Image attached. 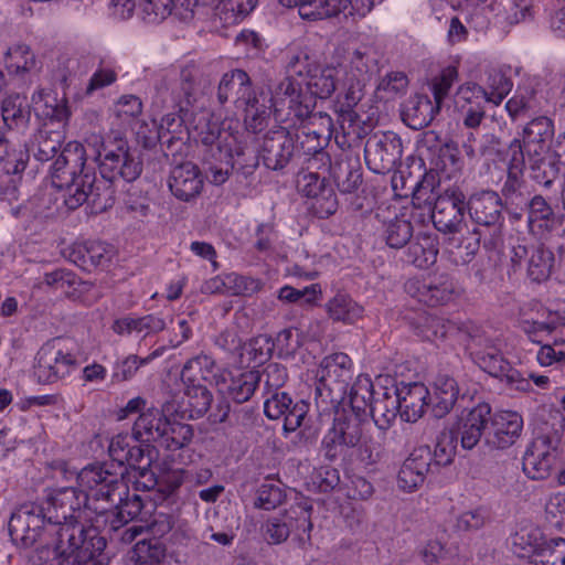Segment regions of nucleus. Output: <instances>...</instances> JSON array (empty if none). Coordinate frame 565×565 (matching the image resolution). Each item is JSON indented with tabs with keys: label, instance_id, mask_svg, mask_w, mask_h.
Wrapping results in <instances>:
<instances>
[{
	"label": "nucleus",
	"instance_id": "28",
	"mask_svg": "<svg viewBox=\"0 0 565 565\" xmlns=\"http://www.w3.org/2000/svg\"><path fill=\"white\" fill-rule=\"evenodd\" d=\"M394 391L398 398L401 418L408 423L418 420L428 405L427 399H430L428 388L419 382H402Z\"/></svg>",
	"mask_w": 565,
	"mask_h": 565
},
{
	"label": "nucleus",
	"instance_id": "31",
	"mask_svg": "<svg viewBox=\"0 0 565 565\" xmlns=\"http://www.w3.org/2000/svg\"><path fill=\"white\" fill-rule=\"evenodd\" d=\"M512 88L510 78L499 70H491L488 73L486 87L473 84L461 89L462 98L470 100L471 97H482L486 102L500 105Z\"/></svg>",
	"mask_w": 565,
	"mask_h": 565
},
{
	"label": "nucleus",
	"instance_id": "45",
	"mask_svg": "<svg viewBox=\"0 0 565 565\" xmlns=\"http://www.w3.org/2000/svg\"><path fill=\"white\" fill-rule=\"evenodd\" d=\"M193 437L194 430L190 424L168 418L160 446L169 450H179L189 446Z\"/></svg>",
	"mask_w": 565,
	"mask_h": 565
},
{
	"label": "nucleus",
	"instance_id": "36",
	"mask_svg": "<svg viewBox=\"0 0 565 565\" xmlns=\"http://www.w3.org/2000/svg\"><path fill=\"white\" fill-rule=\"evenodd\" d=\"M523 556L531 559V565H565V539L553 537L530 544Z\"/></svg>",
	"mask_w": 565,
	"mask_h": 565
},
{
	"label": "nucleus",
	"instance_id": "56",
	"mask_svg": "<svg viewBox=\"0 0 565 565\" xmlns=\"http://www.w3.org/2000/svg\"><path fill=\"white\" fill-rule=\"evenodd\" d=\"M166 548L157 539L139 541L134 547L137 563L157 565L164 557Z\"/></svg>",
	"mask_w": 565,
	"mask_h": 565
},
{
	"label": "nucleus",
	"instance_id": "50",
	"mask_svg": "<svg viewBox=\"0 0 565 565\" xmlns=\"http://www.w3.org/2000/svg\"><path fill=\"white\" fill-rule=\"evenodd\" d=\"M334 180L341 191V196L347 200V194L352 193L362 182V173L359 168L349 162H339L332 168Z\"/></svg>",
	"mask_w": 565,
	"mask_h": 565
},
{
	"label": "nucleus",
	"instance_id": "4",
	"mask_svg": "<svg viewBox=\"0 0 565 565\" xmlns=\"http://www.w3.org/2000/svg\"><path fill=\"white\" fill-rule=\"evenodd\" d=\"M86 151L77 141L68 142L51 168L52 185L57 189L55 202L73 211L89 202L95 172L86 166Z\"/></svg>",
	"mask_w": 565,
	"mask_h": 565
},
{
	"label": "nucleus",
	"instance_id": "20",
	"mask_svg": "<svg viewBox=\"0 0 565 565\" xmlns=\"http://www.w3.org/2000/svg\"><path fill=\"white\" fill-rule=\"evenodd\" d=\"M352 360L345 353L339 352L330 354L321 361L319 370L320 385L316 387V396L323 397V390L332 391L333 388L345 393L349 380L352 379Z\"/></svg>",
	"mask_w": 565,
	"mask_h": 565
},
{
	"label": "nucleus",
	"instance_id": "44",
	"mask_svg": "<svg viewBox=\"0 0 565 565\" xmlns=\"http://www.w3.org/2000/svg\"><path fill=\"white\" fill-rule=\"evenodd\" d=\"M26 151L13 145L6 135L0 131V164L7 174H18L25 169L28 160Z\"/></svg>",
	"mask_w": 565,
	"mask_h": 565
},
{
	"label": "nucleus",
	"instance_id": "8",
	"mask_svg": "<svg viewBox=\"0 0 565 565\" xmlns=\"http://www.w3.org/2000/svg\"><path fill=\"white\" fill-rule=\"evenodd\" d=\"M97 161L100 175L109 182L117 180L132 182L142 172L140 151L130 147L121 136L108 138L105 153L102 154L100 150L97 151Z\"/></svg>",
	"mask_w": 565,
	"mask_h": 565
},
{
	"label": "nucleus",
	"instance_id": "61",
	"mask_svg": "<svg viewBox=\"0 0 565 565\" xmlns=\"http://www.w3.org/2000/svg\"><path fill=\"white\" fill-rule=\"evenodd\" d=\"M273 343L265 335L253 338L243 347L242 356H247L249 362L264 363L270 358Z\"/></svg>",
	"mask_w": 565,
	"mask_h": 565
},
{
	"label": "nucleus",
	"instance_id": "15",
	"mask_svg": "<svg viewBox=\"0 0 565 565\" xmlns=\"http://www.w3.org/2000/svg\"><path fill=\"white\" fill-rule=\"evenodd\" d=\"M559 438L556 434H541L533 438L523 456V471L533 480L547 479L557 458Z\"/></svg>",
	"mask_w": 565,
	"mask_h": 565
},
{
	"label": "nucleus",
	"instance_id": "64",
	"mask_svg": "<svg viewBox=\"0 0 565 565\" xmlns=\"http://www.w3.org/2000/svg\"><path fill=\"white\" fill-rule=\"evenodd\" d=\"M284 490L274 483H264L257 490L255 507L263 510H273L282 503Z\"/></svg>",
	"mask_w": 565,
	"mask_h": 565
},
{
	"label": "nucleus",
	"instance_id": "5",
	"mask_svg": "<svg viewBox=\"0 0 565 565\" xmlns=\"http://www.w3.org/2000/svg\"><path fill=\"white\" fill-rule=\"evenodd\" d=\"M106 547V540L96 527L66 525L57 532V542L38 548L43 565H96L95 557Z\"/></svg>",
	"mask_w": 565,
	"mask_h": 565
},
{
	"label": "nucleus",
	"instance_id": "39",
	"mask_svg": "<svg viewBox=\"0 0 565 565\" xmlns=\"http://www.w3.org/2000/svg\"><path fill=\"white\" fill-rule=\"evenodd\" d=\"M4 64L10 74L20 77L36 73L41 68L36 55L25 44L9 47L4 53Z\"/></svg>",
	"mask_w": 565,
	"mask_h": 565
},
{
	"label": "nucleus",
	"instance_id": "26",
	"mask_svg": "<svg viewBox=\"0 0 565 565\" xmlns=\"http://www.w3.org/2000/svg\"><path fill=\"white\" fill-rule=\"evenodd\" d=\"M445 202H450L451 209L457 210V212H480L483 210L501 212L504 209L502 198L491 190L476 192L466 200L465 194L459 189H447L441 198V203Z\"/></svg>",
	"mask_w": 565,
	"mask_h": 565
},
{
	"label": "nucleus",
	"instance_id": "2",
	"mask_svg": "<svg viewBox=\"0 0 565 565\" xmlns=\"http://www.w3.org/2000/svg\"><path fill=\"white\" fill-rule=\"evenodd\" d=\"M190 125L194 138L207 147L205 161L213 184H223L236 166L244 167L241 158L245 156V148L238 141L237 132L224 128L209 109L193 114Z\"/></svg>",
	"mask_w": 565,
	"mask_h": 565
},
{
	"label": "nucleus",
	"instance_id": "46",
	"mask_svg": "<svg viewBox=\"0 0 565 565\" xmlns=\"http://www.w3.org/2000/svg\"><path fill=\"white\" fill-rule=\"evenodd\" d=\"M405 216L406 214H394L393 217L384 220L386 242L393 248L405 246L413 236L412 222Z\"/></svg>",
	"mask_w": 565,
	"mask_h": 565
},
{
	"label": "nucleus",
	"instance_id": "9",
	"mask_svg": "<svg viewBox=\"0 0 565 565\" xmlns=\"http://www.w3.org/2000/svg\"><path fill=\"white\" fill-rule=\"evenodd\" d=\"M296 78L298 77L287 73L274 87L270 97L266 96L269 115L273 113L277 120L302 121L316 108L313 97L307 96L301 88V81L297 82Z\"/></svg>",
	"mask_w": 565,
	"mask_h": 565
},
{
	"label": "nucleus",
	"instance_id": "18",
	"mask_svg": "<svg viewBox=\"0 0 565 565\" xmlns=\"http://www.w3.org/2000/svg\"><path fill=\"white\" fill-rule=\"evenodd\" d=\"M510 160L508 164V177L502 188V200L504 210L511 212L522 209L527 203V199L520 191L523 185V171L525 167L523 147L519 140L511 142Z\"/></svg>",
	"mask_w": 565,
	"mask_h": 565
},
{
	"label": "nucleus",
	"instance_id": "29",
	"mask_svg": "<svg viewBox=\"0 0 565 565\" xmlns=\"http://www.w3.org/2000/svg\"><path fill=\"white\" fill-rule=\"evenodd\" d=\"M429 448L423 447L414 450L403 462L398 475L397 483L402 490L412 492L423 484L429 471L431 462Z\"/></svg>",
	"mask_w": 565,
	"mask_h": 565
},
{
	"label": "nucleus",
	"instance_id": "59",
	"mask_svg": "<svg viewBox=\"0 0 565 565\" xmlns=\"http://www.w3.org/2000/svg\"><path fill=\"white\" fill-rule=\"evenodd\" d=\"M338 0H302L300 15L308 20L337 17Z\"/></svg>",
	"mask_w": 565,
	"mask_h": 565
},
{
	"label": "nucleus",
	"instance_id": "38",
	"mask_svg": "<svg viewBox=\"0 0 565 565\" xmlns=\"http://www.w3.org/2000/svg\"><path fill=\"white\" fill-rule=\"evenodd\" d=\"M367 409L374 424L382 430L387 429L399 414V404L395 391L390 392L387 388H383L377 392Z\"/></svg>",
	"mask_w": 565,
	"mask_h": 565
},
{
	"label": "nucleus",
	"instance_id": "12",
	"mask_svg": "<svg viewBox=\"0 0 565 565\" xmlns=\"http://www.w3.org/2000/svg\"><path fill=\"white\" fill-rule=\"evenodd\" d=\"M77 367V359L66 351L60 339L44 343L36 353L34 375L39 383L53 384Z\"/></svg>",
	"mask_w": 565,
	"mask_h": 565
},
{
	"label": "nucleus",
	"instance_id": "62",
	"mask_svg": "<svg viewBox=\"0 0 565 565\" xmlns=\"http://www.w3.org/2000/svg\"><path fill=\"white\" fill-rule=\"evenodd\" d=\"M35 140L34 157L39 161H49L54 158L61 148V135L58 132L40 131Z\"/></svg>",
	"mask_w": 565,
	"mask_h": 565
},
{
	"label": "nucleus",
	"instance_id": "34",
	"mask_svg": "<svg viewBox=\"0 0 565 565\" xmlns=\"http://www.w3.org/2000/svg\"><path fill=\"white\" fill-rule=\"evenodd\" d=\"M459 396L457 381L446 373H440L434 381V392L430 396L431 412L435 417L443 418L455 406Z\"/></svg>",
	"mask_w": 565,
	"mask_h": 565
},
{
	"label": "nucleus",
	"instance_id": "16",
	"mask_svg": "<svg viewBox=\"0 0 565 565\" xmlns=\"http://www.w3.org/2000/svg\"><path fill=\"white\" fill-rule=\"evenodd\" d=\"M402 153V140L393 132L371 136L364 148L366 166L371 171L379 174L392 171L399 162Z\"/></svg>",
	"mask_w": 565,
	"mask_h": 565
},
{
	"label": "nucleus",
	"instance_id": "54",
	"mask_svg": "<svg viewBox=\"0 0 565 565\" xmlns=\"http://www.w3.org/2000/svg\"><path fill=\"white\" fill-rule=\"evenodd\" d=\"M259 0H220L217 10L226 23H237L246 18Z\"/></svg>",
	"mask_w": 565,
	"mask_h": 565
},
{
	"label": "nucleus",
	"instance_id": "32",
	"mask_svg": "<svg viewBox=\"0 0 565 565\" xmlns=\"http://www.w3.org/2000/svg\"><path fill=\"white\" fill-rule=\"evenodd\" d=\"M440 106L426 95L409 97L402 108L403 120L413 129L427 127L439 113Z\"/></svg>",
	"mask_w": 565,
	"mask_h": 565
},
{
	"label": "nucleus",
	"instance_id": "1",
	"mask_svg": "<svg viewBox=\"0 0 565 565\" xmlns=\"http://www.w3.org/2000/svg\"><path fill=\"white\" fill-rule=\"evenodd\" d=\"M121 478L122 472L113 471L107 465H92L77 475L78 486L89 491L85 497L88 509L99 515H109L114 531L136 520L145 509L143 498L130 494Z\"/></svg>",
	"mask_w": 565,
	"mask_h": 565
},
{
	"label": "nucleus",
	"instance_id": "48",
	"mask_svg": "<svg viewBox=\"0 0 565 565\" xmlns=\"http://www.w3.org/2000/svg\"><path fill=\"white\" fill-rule=\"evenodd\" d=\"M2 119L9 129H23L30 119L29 109L23 106L19 95L10 96L2 102Z\"/></svg>",
	"mask_w": 565,
	"mask_h": 565
},
{
	"label": "nucleus",
	"instance_id": "11",
	"mask_svg": "<svg viewBox=\"0 0 565 565\" xmlns=\"http://www.w3.org/2000/svg\"><path fill=\"white\" fill-rule=\"evenodd\" d=\"M81 488L82 491L73 487L55 490L41 509L43 519H46L51 524L50 535L55 537L53 545L57 542V532L62 527L66 525L82 526L81 523L74 521V513L79 510L82 503L88 508L85 497L89 491L84 487ZM83 527L86 529L84 525Z\"/></svg>",
	"mask_w": 565,
	"mask_h": 565
},
{
	"label": "nucleus",
	"instance_id": "35",
	"mask_svg": "<svg viewBox=\"0 0 565 565\" xmlns=\"http://www.w3.org/2000/svg\"><path fill=\"white\" fill-rule=\"evenodd\" d=\"M168 417L163 411L149 408L141 413L132 427V437L141 443H159L164 433Z\"/></svg>",
	"mask_w": 565,
	"mask_h": 565
},
{
	"label": "nucleus",
	"instance_id": "57",
	"mask_svg": "<svg viewBox=\"0 0 565 565\" xmlns=\"http://www.w3.org/2000/svg\"><path fill=\"white\" fill-rule=\"evenodd\" d=\"M408 83L404 72H391L380 81L377 90L382 98L387 100L395 99L406 93Z\"/></svg>",
	"mask_w": 565,
	"mask_h": 565
},
{
	"label": "nucleus",
	"instance_id": "52",
	"mask_svg": "<svg viewBox=\"0 0 565 565\" xmlns=\"http://www.w3.org/2000/svg\"><path fill=\"white\" fill-rule=\"evenodd\" d=\"M161 354V350L158 349L150 353L146 358H139L138 355L131 354L124 360L116 363L111 379L114 382H125L134 377L140 366L150 363L152 360Z\"/></svg>",
	"mask_w": 565,
	"mask_h": 565
},
{
	"label": "nucleus",
	"instance_id": "17",
	"mask_svg": "<svg viewBox=\"0 0 565 565\" xmlns=\"http://www.w3.org/2000/svg\"><path fill=\"white\" fill-rule=\"evenodd\" d=\"M299 193L310 201V212H337L339 198L333 188L318 173L301 171L297 177Z\"/></svg>",
	"mask_w": 565,
	"mask_h": 565
},
{
	"label": "nucleus",
	"instance_id": "25",
	"mask_svg": "<svg viewBox=\"0 0 565 565\" xmlns=\"http://www.w3.org/2000/svg\"><path fill=\"white\" fill-rule=\"evenodd\" d=\"M295 143L289 132L280 128L268 132L262 143L259 157L270 170H281L294 156Z\"/></svg>",
	"mask_w": 565,
	"mask_h": 565
},
{
	"label": "nucleus",
	"instance_id": "10",
	"mask_svg": "<svg viewBox=\"0 0 565 565\" xmlns=\"http://www.w3.org/2000/svg\"><path fill=\"white\" fill-rule=\"evenodd\" d=\"M209 84L203 73L194 65H186L173 78H163L157 86L159 94H169L170 103L180 113H189L203 95Z\"/></svg>",
	"mask_w": 565,
	"mask_h": 565
},
{
	"label": "nucleus",
	"instance_id": "21",
	"mask_svg": "<svg viewBox=\"0 0 565 565\" xmlns=\"http://www.w3.org/2000/svg\"><path fill=\"white\" fill-rule=\"evenodd\" d=\"M484 444L491 449H507L515 444L523 429V418L516 412L505 411L490 417Z\"/></svg>",
	"mask_w": 565,
	"mask_h": 565
},
{
	"label": "nucleus",
	"instance_id": "51",
	"mask_svg": "<svg viewBox=\"0 0 565 565\" xmlns=\"http://www.w3.org/2000/svg\"><path fill=\"white\" fill-rule=\"evenodd\" d=\"M184 394L192 417H202L211 407L213 396L205 384H184Z\"/></svg>",
	"mask_w": 565,
	"mask_h": 565
},
{
	"label": "nucleus",
	"instance_id": "40",
	"mask_svg": "<svg viewBox=\"0 0 565 565\" xmlns=\"http://www.w3.org/2000/svg\"><path fill=\"white\" fill-rule=\"evenodd\" d=\"M437 256L438 247L430 236H418L404 250V260L420 269L434 265Z\"/></svg>",
	"mask_w": 565,
	"mask_h": 565
},
{
	"label": "nucleus",
	"instance_id": "60",
	"mask_svg": "<svg viewBox=\"0 0 565 565\" xmlns=\"http://www.w3.org/2000/svg\"><path fill=\"white\" fill-rule=\"evenodd\" d=\"M339 85L342 92L338 95L335 107L355 108L364 95L365 84L341 77Z\"/></svg>",
	"mask_w": 565,
	"mask_h": 565
},
{
	"label": "nucleus",
	"instance_id": "24",
	"mask_svg": "<svg viewBox=\"0 0 565 565\" xmlns=\"http://www.w3.org/2000/svg\"><path fill=\"white\" fill-rule=\"evenodd\" d=\"M44 519L33 510L25 508L12 513L9 521L11 540L23 547L33 546L42 535L49 534L51 525L43 527Z\"/></svg>",
	"mask_w": 565,
	"mask_h": 565
},
{
	"label": "nucleus",
	"instance_id": "19",
	"mask_svg": "<svg viewBox=\"0 0 565 565\" xmlns=\"http://www.w3.org/2000/svg\"><path fill=\"white\" fill-rule=\"evenodd\" d=\"M270 397L264 403V413L269 419L284 417V429L296 431L307 417L309 404L303 401L292 403L291 397L285 392L269 393Z\"/></svg>",
	"mask_w": 565,
	"mask_h": 565
},
{
	"label": "nucleus",
	"instance_id": "6",
	"mask_svg": "<svg viewBox=\"0 0 565 565\" xmlns=\"http://www.w3.org/2000/svg\"><path fill=\"white\" fill-rule=\"evenodd\" d=\"M217 102L225 105L231 102L244 114V122L252 132L262 131L269 118V106L264 92L253 88L249 75L239 68L223 74L216 93Z\"/></svg>",
	"mask_w": 565,
	"mask_h": 565
},
{
	"label": "nucleus",
	"instance_id": "14",
	"mask_svg": "<svg viewBox=\"0 0 565 565\" xmlns=\"http://www.w3.org/2000/svg\"><path fill=\"white\" fill-rule=\"evenodd\" d=\"M404 290L411 297L430 307L444 306L455 300L459 289L449 274L429 276L423 280L413 277L404 284Z\"/></svg>",
	"mask_w": 565,
	"mask_h": 565
},
{
	"label": "nucleus",
	"instance_id": "42",
	"mask_svg": "<svg viewBox=\"0 0 565 565\" xmlns=\"http://www.w3.org/2000/svg\"><path fill=\"white\" fill-rule=\"evenodd\" d=\"M377 392L374 391L372 380L367 375H359L349 391L351 414L365 415Z\"/></svg>",
	"mask_w": 565,
	"mask_h": 565
},
{
	"label": "nucleus",
	"instance_id": "37",
	"mask_svg": "<svg viewBox=\"0 0 565 565\" xmlns=\"http://www.w3.org/2000/svg\"><path fill=\"white\" fill-rule=\"evenodd\" d=\"M435 179L425 174L423 179L412 186V204L416 210H428L429 212H444L451 207L450 202L441 203L443 194L434 190Z\"/></svg>",
	"mask_w": 565,
	"mask_h": 565
},
{
	"label": "nucleus",
	"instance_id": "22",
	"mask_svg": "<svg viewBox=\"0 0 565 565\" xmlns=\"http://www.w3.org/2000/svg\"><path fill=\"white\" fill-rule=\"evenodd\" d=\"M168 185L178 200L190 202L201 194L204 175L198 164L184 161L171 169Z\"/></svg>",
	"mask_w": 565,
	"mask_h": 565
},
{
	"label": "nucleus",
	"instance_id": "47",
	"mask_svg": "<svg viewBox=\"0 0 565 565\" xmlns=\"http://www.w3.org/2000/svg\"><path fill=\"white\" fill-rule=\"evenodd\" d=\"M552 128L553 125L551 119L545 116L531 120L523 129L524 137L527 139L524 141V149L531 153V148L534 146V153L540 154L539 149L543 150L542 142L545 138L552 136Z\"/></svg>",
	"mask_w": 565,
	"mask_h": 565
},
{
	"label": "nucleus",
	"instance_id": "23",
	"mask_svg": "<svg viewBox=\"0 0 565 565\" xmlns=\"http://www.w3.org/2000/svg\"><path fill=\"white\" fill-rule=\"evenodd\" d=\"M262 382L258 371H230L224 369L216 382L217 392L235 403L247 402Z\"/></svg>",
	"mask_w": 565,
	"mask_h": 565
},
{
	"label": "nucleus",
	"instance_id": "55",
	"mask_svg": "<svg viewBox=\"0 0 565 565\" xmlns=\"http://www.w3.org/2000/svg\"><path fill=\"white\" fill-rule=\"evenodd\" d=\"M499 14L510 25L518 24L533 17L532 0H501Z\"/></svg>",
	"mask_w": 565,
	"mask_h": 565
},
{
	"label": "nucleus",
	"instance_id": "43",
	"mask_svg": "<svg viewBox=\"0 0 565 565\" xmlns=\"http://www.w3.org/2000/svg\"><path fill=\"white\" fill-rule=\"evenodd\" d=\"M311 511V505L298 503L282 513L289 534H295L298 540H303L305 535L309 539L312 529Z\"/></svg>",
	"mask_w": 565,
	"mask_h": 565
},
{
	"label": "nucleus",
	"instance_id": "13",
	"mask_svg": "<svg viewBox=\"0 0 565 565\" xmlns=\"http://www.w3.org/2000/svg\"><path fill=\"white\" fill-rule=\"evenodd\" d=\"M475 348L471 352L477 364L491 376L505 381L508 385L519 391H526L530 383L521 377L518 370L503 358L499 349L490 339H473Z\"/></svg>",
	"mask_w": 565,
	"mask_h": 565
},
{
	"label": "nucleus",
	"instance_id": "53",
	"mask_svg": "<svg viewBox=\"0 0 565 565\" xmlns=\"http://www.w3.org/2000/svg\"><path fill=\"white\" fill-rule=\"evenodd\" d=\"M562 168V163L555 159H531V178L548 188L558 178Z\"/></svg>",
	"mask_w": 565,
	"mask_h": 565
},
{
	"label": "nucleus",
	"instance_id": "33",
	"mask_svg": "<svg viewBox=\"0 0 565 565\" xmlns=\"http://www.w3.org/2000/svg\"><path fill=\"white\" fill-rule=\"evenodd\" d=\"M223 370L211 356L199 354L184 364L181 379L184 384H210L216 387L218 375Z\"/></svg>",
	"mask_w": 565,
	"mask_h": 565
},
{
	"label": "nucleus",
	"instance_id": "30",
	"mask_svg": "<svg viewBox=\"0 0 565 565\" xmlns=\"http://www.w3.org/2000/svg\"><path fill=\"white\" fill-rule=\"evenodd\" d=\"M491 407L487 403L476 405L465 418H462L457 436H460V444L463 449L471 450L480 441L488 429Z\"/></svg>",
	"mask_w": 565,
	"mask_h": 565
},
{
	"label": "nucleus",
	"instance_id": "49",
	"mask_svg": "<svg viewBox=\"0 0 565 565\" xmlns=\"http://www.w3.org/2000/svg\"><path fill=\"white\" fill-rule=\"evenodd\" d=\"M554 265V254L540 246L533 249L527 266L529 277L536 282L546 280Z\"/></svg>",
	"mask_w": 565,
	"mask_h": 565
},
{
	"label": "nucleus",
	"instance_id": "7",
	"mask_svg": "<svg viewBox=\"0 0 565 565\" xmlns=\"http://www.w3.org/2000/svg\"><path fill=\"white\" fill-rule=\"evenodd\" d=\"M286 72L301 79L307 96H312L316 103L317 98H329L341 78L337 65H321L301 50L288 54Z\"/></svg>",
	"mask_w": 565,
	"mask_h": 565
},
{
	"label": "nucleus",
	"instance_id": "63",
	"mask_svg": "<svg viewBox=\"0 0 565 565\" xmlns=\"http://www.w3.org/2000/svg\"><path fill=\"white\" fill-rule=\"evenodd\" d=\"M307 122L308 131L307 135H315L317 138H330L334 126L332 118L322 111L313 113V110L302 120Z\"/></svg>",
	"mask_w": 565,
	"mask_h": 565
},
{
	"label": "nucleus",
	"instance_id": "3",
	"mask_svg": "<svg viewBox=\"0 0 565 565\" xmlns=\"http://www.w3.org/2000/svg\"><path fill=\"white\" fill-rule=\"evenodd\" d=\"M356 449L366 465L376 463L384 451V435L372 434L369 420L359 414H338L321 440L329 461L347 459Z\"/></svg>",
	"mask_w": 565,
	"mask_h": 565
},
{
	"label": "nucleus",
	"instance_id": "58",
	"mask_svg": "<svg viewBox=\"0 0 565 565\" xmlns=\"http://www.w3.org/2000/svg\"><path fill=\"white\" fill-rule=\"evenodd\" d=\"M457 449V434L455 430L445 428L437 437L434 450V458L438 465H448L452 461Z\"/></svg>",
	"mask_w": 565,
	"mask_h": 565
},
{
	"label": "nucleus",
	"instance_id": "41",
	"mask_svg": "<svg viewBox=\"0 0 565 565\" xmlns=\"http://www.w3.org/2000/svg\"><path fill=\"white\" fill-rule=\"evenodd\" d=\"M327 312L333 321L352 324L363 316V307L355 302L350 296L338 294L327 305Z\"/></svg>",
	"mask_w": 565,
	"mask_h": 565
},
{
	"label": "nucleus",
	"instance_id": "27",
	"mask_svg": "<svg viewBox=\"0 0 565 565\" xmlns=\"http://www.w3.org/2000/svg\"><path fill=\"white\" fill-rule=\"evenodd\" d=\"M377 54L369 45H361L338 63L341 77L366 84L377 70Z\"/></svg>",
	"mask_w": 565,
	"mask_h": 565
}]
</instances>
